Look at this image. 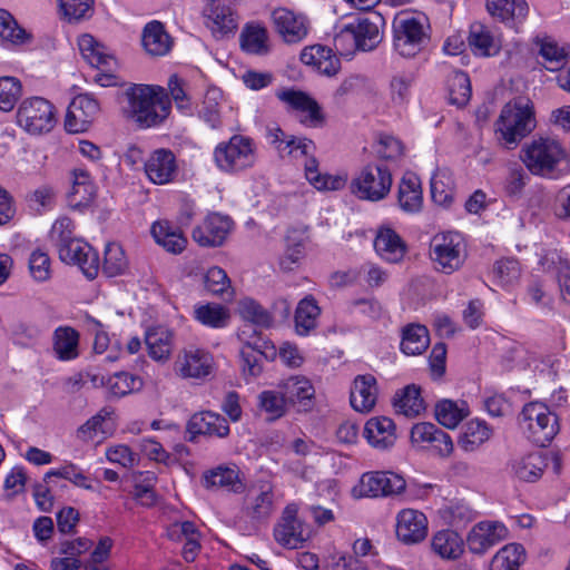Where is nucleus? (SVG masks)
I'll list each match as a JSON object with an SVG mask.
<instances>
[{"mask_svg":"<svg viewBox=\"0 0 570 570\" xmlns=\"http://www.w3.org/2000/svg\"><path fill=\"white\" fill-rule=\"evenodd\" d=\"M129 112L141 126L151 127L161 124L169 115L171 104L165 88L138 85L126 91Z\"/></svg>","mask_w":570,"mask_h":570,"instance_id":"f257e3e1","label":"nucleus"},{"mask_svg":"<svg viewBox=\"0 0 570 570\" xmlns=\"http://www.w3.org/2000/svg\"><path fill=\"white\" fill-rule=\"evenodd\" d=\"M537 127L533 104L527 98H517L501 110V145L514 149Z\"/></svg>","mask_w":570,"mask_h":570,"instance_id":"f03ea898","label":"nucleus"},{"mask_svg":"<svg viewBox=\"0 0 570 570\" xmlns=\"http://www.w3.org/2000/svg\"><path fill=\"white\" fill-rule=\"evenodd\" d=\"M519 424L525 438L541 448L549 445L560 429L557 414L541 402L525 404Z\"/></svg>","mask_w":570,"mask_h":570,"instance_id":"7ed1b4c3","label":"nucleus"},{"mask_svg":"<svg viewBox=\"0 0 570 570\" xmlns=\"http://www.w3.org/2000/svg\"><path fill=\"white\" fill-rule=\"evenodd\" d=\"M430 42L424 18L403 14L393 22V48L404 58H414Z\"/></svg>","mask_w":570,"mask_h":570,"instance_id":"20e7f679","label":"nucleus"},{"mask_svg":"<svg viewBox=\"0 0 570 570\" xmlns=\"http://www.w3.org/2000/svg\"><path fill=\"white\" fill-rule=\"evenodd\" d=\"M392 183V174L387 166L368 164L352 179L350 190L361 200L375 203L389 195Z\"/></svg>","mask_w":570,"mask_h":570,"instance_id":"39448f33","label":"nucleus"},{"mask_svg":"<svg viewBox=\"0 0 570 570\" xmlns=\"http://www.w3.org/2000/svg\"><path fill=\"white\" fill-rule=\"evenodd\" d=\"M564 157L560 141L550 137H538L521 150L522 161L534 175L550 174Z\"/></svg>","mask_w":570,"mask_h":570,"instance_id":"423d86ee","label":"nucleus"},{"mask_svg":"<svg viewBox=\"0 0 570 570\" xmlns=\"http://www.w3.org/2000/svg\"><path fill=\"white\" fill-rule=\"evenodd\" d=\"M215 163L226 173L250 168L256 161L254 141L249 137L234 135L227 142H220L214 150Z\"/></svg>","mask_w":570,"mask_h":570,"instance_id":"0eeeda50","label":"nucleus"},{"mask_svg":"<svg viewBox=\"0 0 570 570\" xmlns=\"http://www.w3.org/2000/svg\"><path fill=\"white\" fill-rule=\"evenodd\" d=\"M17 122L30 135L47 134L57 122L55 108L41 97L26 99L18 108Z\"/></svg>","mask_w":570,"mask_h":570,"instance_id":"6e6552de","label":"nucleus"},{"mask_svg":"<svg viewBox=\"0 0 570 570\" xmlns=\"http://www.w3.org/2000/svg\"><path fill=\"white\" fill-rule=\"evenodd\" d=\"M380 24H383L382 16L373 13L371 17L358 18L344 26L334 39L336 49L342 48L346 40H352L357 50L375 49L382 40Z\"/></svg>","mask_w":570,"mask_h":570,"instance_id":"1a4fd4ad","label":"nucleus"},{"mask_svg":"<svg viewBox=\"0 0 570 570\" xmlns=\"http://www.w3.org/2000/svg\"><path fill=\"white\" fill-rule=\"evenodd\" d=\"M430 255L436 264V269L452 274L459 269L465 259V246L459 233L436 234L430 244Z\"/></svg>","mask_w":570,"mask_h":570,"instance_id":"9d476101","label":"nucleus"},{"mask_svg":"<svg viewBox=\"0 0 570 570\" xmlns=\"http://www.w3.org/2000/svg\"><path fill=\"white\" fill-rule=\"evenodd\" d=\"M78 46L88 63L101 69V72L95 76V80L102 87L114 85L116 77L112 72L117 67L116 58L90 35H82L78 40Z\"/></svg>","mask_w":570,"mask_h":570,"instance_id":"9b49d317","label":"nucleus"},{"mask_svg":"<svg viewBox=\"0 0 570 570\" xmlns=\"http://www.w3.org/2000/svg\"><path fill=\"white\" fill-rule=\"evenodd\" d=\"M78 46L88 63L101 69V72L95 76V80L102 87L114 85L116 77L112 72L117 67L116 58L90 35H82L78 40Z\"/></svg>","mask_w":570,"mask_h":570,"instance_id":"f8f14e48","label":"nucleus"},{"mask_svg":"<svg viewBox=\"0 0 570 570\" xmlns=\"http://www.w3.org/2000/svg\"><path fill=\"white\" fill-rule=\"evenodd\" d=\"M405 487L406 482L401 475L393 472L374 471L364 473L353 491L358 497L377 498L400 494Z\"/></svg>","mask_w":570,"mask_h":570,"instance_id":"ddd939ff","label":"nucleus"},{"mask_svg":"<svg viewBox=\"0 0 570 570\" xmlns=\"http://www.w3.org/2000/svg\"><path fill=\"white\" fill-rule=\"evenodd\" d=\"M276 97L287 105L288 109L299 114L298 120L302 125L316 128L324 122L320 105L306 92L293 88H283L276 91Z\"/></svg>","mask_w":570,"mask_h":570,"instance_id":"4468645a","label":"nucleus"},{"mask_svg":"<svg viewBox=\"0 0 570 570\" xmlns=\"http://www.w3.org/2000/svg\"><path fill=\"white\" fill-rule=\"evenodd\" d=\"M58 254L63 263L77 265L88 279L97 277L100 269L98 253L83 239L77 238L63 245Z\"/></svg>","mask_w":570,"mask_h":570,"instance_id":"2eb2a0df","label":"nucleus"},{"mask_svg":"<svg viewBox=\"0 0 570 570\" xmlns=\"http://www.w3.org/2000/svg\"><path fill=\"white\" fill-rule=\"evenodd\" d=\"M250 331L252 328L246 325L238 333L239 340L244 343L240 350L242 368L245 375L257 376L262 372V357H267L266 350L269 348V343L255 331V335H252Z\"/></svg>","mask_w":570,"mask_h":570,"instance_id":"dca6fc26","label":"nucleus"},{"mask_svg":"<svg viewBox=\"0 0 570 570\" xmlns=\"http://www.w3.org/2000/svg\"><path fill=\"white\" fill-rule=\"evenodd\" d=\"M227 420L218 413L202 411L190 416L186 424V440L196 442L197 436L226 438L229 434Z\"/></svg>","mask_w":570,"mask_h":570,"instance_id":"f3484780","label":"nucleus"},{"mask_svg":"<svg viewBox=\"0 0 570 570\" xmlns=\"http://www.w3.org/2000/svg\"><path fill=\"white\" fill-rule=\"evenodd\" d=\"M233 220L226 215L212 213L203 224L193 230V239L204 247L222 246L233 228Z\"/></svg>","mask_w":570,"mask_h":570,"instance_id":"a211bd4d","label":"nucleus"},{"mask_svg":"<svg viewBox=\"0 0 570 570\" xmlns=\"http://www.w3.org/2000/svg\"><path fill=\"white\" fill-rule=\"evenodd\" d=\"M542 59L543 67L551 72L563 69L570 60V43L559 42L548 33H539L532 39Z\"/></svg>","mask_w":570,"mask_h":570,"instance_id":"6ab92c4d","label":"nucleus"},{"mask_svg":"<svg viewBox=\"0 0 570 570\" xmlns=\"http://www.w3.org/2000/svg\"><path fill=\"white\" fill-rule=\"evenodd\" d=\"M99 104L90 95H78L70 102L65 127L69 132H80L88 129L99 114Z\"/></svg>","mask_w":570,"mask_h":570,"instance_id":"aec40b11","label":"nucleus"},{"mask_svg":"<svg viewBox=\"0 0 570 570\" xmlns=\"http://www.w3.org/2000/svg\"><path fill=\"white\" fill-rule=\"evenodd\" d=\"M549 464L548 454L542 451H534L512 456L507 466L519 480L535 482Z\"/></svg>","mask_w":570,"mask_h":570,"instance_id":"412c9836","label":"nucleus"},{"mask_svg":"<svg viewBox=\"0 0 570 570\" xmlns=\"http://www.w3.org/2000/svg\"><path fill=\"white\" fill-rule=\"evenodd\" d=\"M272 20L276 31L287 43L299 42L307 36V20L301 13H295L286 8H277L272 12Z\"/></svg>","mask_w":570,"mask_h":570,"instance_id":"4be33fe9","label":"nucleus"},{"mask_svg":"<svg viewBox=\"0 0 570 570\" xmlns=\"http://www.w3.org/2000/svg\"><path fill=\"white\" fill-rule=\"evenodd\" d=\"M396 535L405 544L423 541L428 535V519L414 509H404L396 517Z\"/></svg>","mask_w":570,"mask_h":570,"instance_id":"5701e85b","label":"nucleus"},{"mask_svg":"<svg viewBox=\"0 0 570 570\" xmlns=\"http://www.w3.org/2000/svg\"><path fill=\"white\" fill-rule=\"evenodd\" d=\"M296 512L295 507H286L281 523L274 530L276 541L289 549L299 548L308 535L303 522L297 519Z\"/></svg>","mask_w":570,"mask_h":570,"instance_id":"b1692460","label":"nucleus"},{"mask_svg":"<svg viewBox=\"0 0 570 570\" xmlns=\"http://www.w3.org/2000/svg\"><path fill=\"white\" fill-rule=\"evenodd\" d=\"M145 173L157 185L173 181L177 173L174 153L164 148L155 150L145 163Z\"/></svg>","mask_w":570,"mask_h":570,"instance_id":"393cba45","label":"nucleus"},{"mask_svg":"<svg viewBox=\"0 0 570 570\" xmlns=\"http://www.w3.org/2000/svg\"><path fill=\"white\" fill-rule=\"evenodd\" d=\"M301 61L328 77L335 76L341 68V60L336 53L322 45L304 48L301 52Z\"/></svg>","mask_w":570,"mask_h":570,"instance_id":"a878e982","label":"nucleus"},{"mask_svg":"<svg viewBox=\"0 0 570 570\" xmlns=\"http://www.w3.org/2000/svg\"><path fill=\"white\" fill-rule=\"evenodd\" d=\"M376 399V379L371 374L356 376L350 394L352 407L357 412L367 413L374 407Z\"/></svg>","mask_w":570,"mask_h":570,"instance_id":"bb28decb","label":"nucleus"},{"mask_svg":"<svg viewBox=\"0 0 570 570\" xmlns=\"http://www.w3.org/2000/svg\"><path fill=\"white\" fill-rule=\"evenodd\" d=\"M374 248L383 259L390 263H399L406 252L403 239L390 227L379 229L374 239Z\"/></svg>","mask_w":570,"mask_h":570,"instance_id":"cd10ccee","label":"nucleus"},{"mask_svg":"<svg viewBox=\"0 0 570 570\" xmlns=\"http://www.w3.org/2000/svg\"><path fill=\"white\" fill-rule=\"evenodd\" d=\"M364 436L367 442L381 450L391 448L395 442V424L386 416L372 417L364 426Z\"/></svg>","mask_w":570,"mask_h":570,"instance_id":"c85d7f7f","label":"nucleus"},{"mask_svg":"<svg viewBox=\"0 0 570 570\" xmlns=\"http://www.w3.org/2000/svg\"><path fill=\"white\" fill-rule=\"evenodd\" d=\"M173 332L165 326L150 327L145 333L149 356L158 362L168 360L173 350Z\"/></svg>","mask_w":570,"mask_h":570,"instance_id":"c756f323","label":"nucleus"},{"mask_svg":"<svg viewBox=\"0 0 570 570\" xmlns=\"http://www.w3.org/2000/svg\"><path fill=\"white\" fill-rule=\"evenodd\" d=\"M145 50L151 56H165L171 48V38L159 21L146 24L141 37Z\"/></svg>","mask_w":570,"mask_h":570,"instance_id":"7c9ffc66","label":"nucleus"},{"mask_svg":"<svg viewBox=\"0 0 570 570\" xmlns=\"http://www.w3.org/2000/svg\"><path fill=\"white\" fill-rule=\"evenodd\" d=\"M178 365L184 377L202 379L210 374L213 358L202 350H189L178 361Z\"/></svg>","mask_w":570,"mask_h":570,"instance_id":"2f4dec72","label":"nucleus"},{"mask_svg":"<svg viewBox=\"0 0 570 570\" xmlns=\"http://www.w3.org/2000/svg\"><path fill=\"white\" fill-rule=\"evenodd\" d=\"M397 199L400 207L409 213L419 212L422 206V189L419 177L412 173L403 176L399 184Z\"/></svg>","mask_w":570,"mask_h":570,"instance_id":"473e14b6","label":"nucleus"},{"mask_svg":"<svg viewBox=\"0 0 570 570\" xmlns=\"http://www.w3.org/2000/svg\"><path fill=\"white\" fill-rule=\"evenodd\" d=\"M151 234L156 243L173 254L181 253L187 244L183 233L167 220L156 222L151 226Z\"/></svg>","mask_w":570,"mask_h":570,"instance_id":"72a5a7b5","label":"nucleus"},{"mask_svg":"<svg viewBox=\"0 0 570 570\" xmlns=\"http://www.w3.org/2000/svg\"><path fill=\"white\" fill-rule=\"evenodd\" d=\"M393 406L396 413L407 417L420 415L425 410L420 387L411 384L396 392L393 399Z\"/></svg>","mask_w":570,"mask_h":570,"instance_id":"f704fd0d","label":"nucleus"},{"mask_svg":"<svg viewBox=\"0 0 570 570\" xmlns=\"http://www.w3.org/2000/svg\"><path fill=\"white\" fill-rule=\"evenodd\" d=\"M239 42L250 55L263 56L269 51L267 30L259 23H247L239 35Z\"/></svg>","mask_w":570,"mask_h":570,"instance_id":"c9c22d12","label":"nucleus"},{"mask_svg":"<svg viewBox=\"0 0 570 570\" xmlns=\"http://www.w3.org/2000/svg\"><path fill=\"white\" fill-rule=\"evenodd\" d=\"M53 351L60 361L78 357L79 333L70 326H59L53 332Z\"/></svg>","mask_w":570,"mask_h":570,"instance_id":"e433bc0d","label":"nucleus"},{"mask_svg":"<svg viewBox=\"0 0 570 570\" xmlns=\"http://www.w3.org/2000/svg\"><path fill=\"white\" fill-rule=\"evenodd\" d=\"M497 522L481 521L470 531L466 543L473 553L482 554L499 540Z\"/></svg>","mask_w":570,"mask_h":570,"instance_id":"4c0bfd02","label":"nucleus"},{"mask_svg":"<svg viewBox=\"0 0 570 570\" xmlns=\"http://www.w3.org/2000/svg\"><path fill=\"white\" fill-rule=\"evenodd\" d=\"M238 313L240 317L248 323L247 326L252 328L249 332L252 335H255L253 331L257 333L256 327L268 328L273 323L269 312L252 298L239 301ZM245 326L246 324L242 328Z\"/></svg>","mask_w":570,"mask_h":570,"instance_id":"58836bf2","label":"nucleus"},{"mask_svg":"<svg viewBox=\"0 0 570 570\" xmlns=\"http://www.w3.org/2000/svg\"><path fill=\"white\" fill-rule=\"evenodd\" d=\"M206 24L216 37H224L237 28V23L228 7L210 4L204 10Z\"/></svg>","mask_w":570,"mask_h":570,"instance_id":"ea45409f","label":"nucleus"},{"mask_svg":"<svg viewBox=\"0 0 570 570\" xmlns=\"http://www.w3.org/2000/svg\"><path fill=\"white\" fill-rule=\"evenodd\" d=\"M430 344L429 331L424 325L409 324L403 328L401 350L406 355H420Z\"/></svg>","mask_w":570,"mask_h":570,"instance_id":"a19ab883","label":"nucleus"},{"mask_svg":"<svg viewBox=\"0 0 570 570\" xmlns=\"http://www.w3.org/2000/svg\"><path fill=\"white\" fill-rule=\"evenodd\" d=\"M469 413V405L465 401L442 400L435 405L438 422L448 429L456 428Z\"/></svg>","mask_w":570,"mask_h":570,"instance_id":"79ce46f5","label":"nucleus"},{"mask_svg":"<svg viewBox=\"0 0 570 570\" xmlns=\"http://www.w3.org/2000/svg\"><path fill=\"white\" fill-rule=\"evenodd\" d=\"M306 179L318 190H341L346 185V177L340 175L322 174L318 170V161L311 157L305 163Z\"/></svg>","mask_w":570,"mask_h":570,"instance_id":"37998d69","label":"nucleus"},{"mask_svg":"<svg viewBox=\"0 0 570 570\" xmlns=\"http://www.w3.org/2000/svg\"><path fill=\"white\" fill-rule=\"evenodd\" d=\"M432 549L443 559L455 560L463 553V540L452 530H442L434 534Z\"/></svg>","mask_w":570,"mask_h":570,"instance_id":"c03bdc74","label":"nucleus"},{"mask_svg":"<svg viewBox=\"0 0 570 570\" xmlns=\"http://www.w3.org/2000/svg\"><path fill=\"white\" fill-rule=\"evenodd\" d=\"M321 314L315 298L311 295L304 297L295 311V328L297 334L307 335L316 327L317 318Z\"/></svg>","mask_w":570,"mask_h":570,"instance_id":"a18cd8bd","label":"nucleus"},{"mask_svg":"<svg viewBox=\"0 0 570 570\" xmlns=\"http://www.w3.org/2000/svg\"><path fill=\"white\" fill-rule=\"evenodd\" d=\"M245 514L254 521L266 520L273 511V492L271 488L262 489L253 497H248L244 508Z\"/></svg>","mask_w":570,"mask_h":570,"instance_id":"49530a36","label":"nucleus"},{"mask_svg":"<svg viewBox=\"0 0 570 570\" xmlns=\"http://www.w3.org/2000/svg\"><path fill=\"white\" fill-rule=\"evenodd\" d=\"M449 101L461 108L464 107L472 95L471 81L466 72L454 70L448 79Z\"/></svg>","mask_w":570,"mask_h":570,"instance_id":"de8ad7c7","label":"nucleus"},{"mask_svg":"<svg viewBox=\"0 0 570 570\" xmlns=\"http://www.w3.org/2000/svg\"><path fill=\"white\" fill-rule=\"evenodd\" d=\"M109 393L119 399L142 387V380L128 372H118L109 376L106 382L102 381Z\"/></svg>","mask_w":570,"mask_h":570,"instance_id":"09e8293b","label":"nucleus"},{"mask_svg":"<svg viewBox=\"0 0 570 570\" xmlns=\"http://www.w3.org/2000/svg\"><path fill=\"white\" fill-rule=\"evenodd\" d=\"M207 489H225L230 492H239L243 484L239 481L238 472L235 469L219 466L205 475Z\"/></svg>","mask_w":570,"mask_h":570,"instance_id":"8fccbe9b","label":"nucleus"},{"mask_svg":"<svg viewBox=\"0 0 570 570\" xmlns=\"http://www.w3.org/2000/svg\"><path fill=\"white\" fill-rule=\"evenodd\" d=\"M130 481L134 484V498L144 505H153L156 499L153 490L156 483L155 473L150 471L132 472Z\"/></svg>","mask_w":570,"mask_h":570,"instance_id":"3c124183","label":"nucleus"},{"mask_svg":"<svg viewBox=\"0 0 570 570\" xmlns=\"http://www.w3.org/2000/svg\"><path fill=\"white\" fill-rule=\"evenodd\" d=\"M281 389L288 404L311 400L314 394L311 382L304 376H291L284 380Z\"/></svg>","mask_w":570,"mask_h":570,"instance_id":"603ef678","label":"nucleus"},{"mask_svg":"<svg viewBox=\"0 0 570 570\" xmlns=\"http://www.w3.org/2000/svg\"><path fill=\"white\" fill-rule=\"evenodd\" d=\"M490 438V430L485 423L473 420L465 424L458 444L464 451H473Z\"/></svg>","mask_w":570,"mask_h":570,"instance_id":"864d4df0","label":"nucleus"},{"mask_svg":"<svg viewBox=\"0 0 570 570\" xmlns=\"http://www.w3.org/2000/svg\"><path fill=\"white\" fill-rule=\"evenodd\" d=\"M431 197L435 204L449 206L453 200V180L446 170H438L431 178Z\"/></svg>","mask_w":570,"mask_h":570,"instance_id":"5fc2aeb1","label":"nucleus"},{"mask_svg":"<svg viewBox=\"0 0 570 570\" xmlns=\"http://www.w3.org/2000/svg\"><path fill=\"white\" fill-rule=\"evenodd\" d=\"M0 37L12 45H22L30 39V35L4 9H0Z\"/></svg>","mask_w":570,"mask_h":570,"instance_id":"6e6d98bb","label":"nucleus"},{"mask_svg":"<svg viewBox=\"0 0 570 570\" xmlns=\"http://www.w3.org/2000/svg\"><path fill=\"white\" fill-rule=\"evenodd\" d=\"M205 288L214 294L224 298L233 296V288L226 272L217 266L210 267L204 276Z\"/></svg>","mask_w":570,"mask_h":570,"instance_id":"4d7b16f0","label":"nucleus"},{"mask_svg":"<svg viewBox=\"0 0 570 570\" xmlns=\"http://www.w3.org/2000/svg\"><path fill=\"white\" fill-rule=\"evenodd\" d=\"M469 46L475 55L488 57L493 46V36L482 22H473L470 26Z\"/></svg>","mask_w":570,"mask_h":570,"instance_id":"13d9d810","label":"nucleus"},{"mask_svg":"<svg viewBox=\"0 0 570 570\" xmlns=\"http://www.w3.org/2000/svg\"><path fill=\"white\" fill-rule=\"evenodd\" d=\"M127 267V258L122 247L117 243H109L105 248L102 272L108 277L124 273Z\"/></svg>","mask_w":570,"mask_h":570,"instance_id":"bf43d9fd","label":"nucleus"},{"mask_svg":"<svg viewBox=\"0 0 570 570\" xmlns=\"http://www.w3.org/2000/svg\"><path fill=\"white\" fill-rule=\"evenodd\" d=\"M77 238L78 237L75 236V224L66 216L58 218L49 233V239L57 252L59 248H62L63 245H68Z\"/></svg>","mask_w":570,"mask_h":570,"instance_id":"052dcab7","label":"nucleus"},{"mask_svg":"<svg viewBox=\"0 0 570 570\" xmlns=\"http://www.w3.org/2000/svg\"><path fill=\"white\" fill-rule=\"evenodd\" d=\"M195 317L206 326L219 328L226 325L228 313L220 305L206 304L200 305L195 309Z\"/></svg>","mask_w":570,"mask_h":570,"instance_id":"680f3d73","label":"nucleus"},{"mask_svg":"<svg viewBox=\"0 0 570 570\" xmlns=\"http://www.w3.org/2000/svg\"><path fill=\"white\" fill-rule=\"evenodd\" d=\"M21 96V83L14 77L0 78V110L10 111Z\"/></svg>","mask_w":570,"mask_h":570,"instance_id":"e2e57ef3","label":"nucleus"},{"mask_svg":"<svg viewBox=\"0 0 570 570\" xmlns=\"http://www.w3.org/2000/svg\"><path fill=\"white\" fill-rule=\"evenodd\" d=\"M58 2L69 21L89 18L94 12V0H58Z\"/></svg>","mask_w":570,"mask_h":570,"instance_id":"0e129e2a","label":"nucleus"},{"mask_svg":"<svg viewBox=\"0 0 570 570\" xmlns=\"http://www.w3.org/2000/svg\"><path fill=\"white\" fill-rule=\"evenodd\" d=\"M261 407L271 415V419L281 417L285 413L286 404L288 401L284 397L281 391H264L259 395Z\"/></svg>","mask_w":570,"mask_h":570,"instance_id":"69168bd1","label":"nucleus"},{"mask_svg":"<svg viewBox=\"0 0 570 570\" xmlns=\"http://www.w3.org/2000/svg\"><path fill=\"white\" fill-rule=\"evenodd\" d=\"M168 90L171 99L176 104L177 109L184 114L190 112L191 102L186 90V82L177 75H173L168 79Z\"/></svg>","mask_w":570,"mask_h":570,"instance_id":"338daca9","label":"nucleus"},{"mask_svg":"<svg viewBox=\"0 0 570 570\" xmlns=\"http://www.w3.org/2000/svg\"><path fill=\"white\" fill-rule=\"evenodd\" d=\"M525 559V549L520 543H510L501 548V568L503 570H519Z\"/></svg>","mask_w":570,"mask_h":570,"instance_id":"774afa93","label":"nucleus"}]
</instances>
